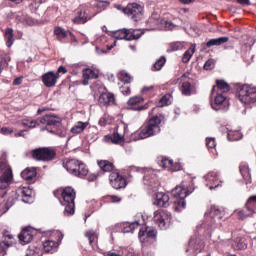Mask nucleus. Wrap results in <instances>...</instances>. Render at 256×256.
<instances>
[{"label": "nucleus", "instance_id": "obj_1", "mask_svg": "<svg viewBox=\"0 0 256 256\" xmlns=\"http://www.w3.org/2000/svg\"><path fill=\"white\" fill-rule=\"evenodd\" d=\"M161 116H152L136 133L137 139H147V137H153L161 133Z\"/></svg>", "mask_w": 256, "mask_h": 256}, {"label": "nucleus", "instance_id": "obj_2", "mask_svg": "<svg viewBox=\"0 0 256 256\" xmlns=\"http://www.w3.org/2000/svg\"><path fill=\"white\" fill-rule=\"evenodd\" d=\"M63 167L70 173V175H74V177H79L80 179L89 175V168H87V165L74 158L64 161Z\"/></svg>", "mask_w": 256, "mask_h": 256}, {"label": "nucleus", "instance_id": "obj_3", "mask_svg": "<svg viewBox=\"0 0 256 256\" xmlns=\"http://www.w3.org/2000/svg\"><path fill=\"white\" fill-rule=\"evenodd\" d=\"M237 97L244 105L256 103V86L249 84L238 85Z\"/></svg>", "mask_w": 256, "mask_h": 256}, {"label": "nucleus", "instance_id": "obj_4", "mask_svg": "<svg viewBox=\"0 0 256 256\" xmlns=\"http://www.w3.org/2000/svg\"><path fill=\"white\" fill-rule=\"evenodd\" d=\"M63 199L62 205H64V215L69 217L75 213V190L71 187H66L62 192Z\"/></svg>", "mask_w": 256, "mask_h": 256}, {"label": "nucleus", "instance_id": "obj_5", "mask_svg": "<svg viewBox=\"0 0 256 256\" xmlns=\"http://www.w3.org/2000/svg\"><path fill=\"white\" fill-rule=\"evenodd\" d=\"M129 133V127L125 123H121L117 129L116 132H114L112 135H106L104 136V141H111L115 145H119L120 143H123V140L125 139V135Z\"/></svg>", "mask_w": 256, "mask_h": 256}, {"label": "nucleus", "instance_id": "obj_6", "mask_svg": "<svg viewBox=\"0 0 256 256\" xmlns=\"http://www.w3.org/2000/svg\"><path fill=\"white\" fill-rule=\"evenodd\" d=\"M2 174V175H1ZM0 189H7L9 185H11V181H13V171L7 163L0 161Z\"/></svg>", "mask_w": 256, "mask_h": 256}, {"label": "nucleus", "instance_id": "obj_7", "mask_svg": "<svg viewBox=\"0 0 256 256\" xmlns=\"http://www.w3.org/2000/svg\"><path fill=\"white\" fill-rule=\"evenodd\" d=\"M31 155L35 161H53L57 153L51 148H38L32 150Z\"/></svg>", "mask_w": 256, "mask_h": 256}, {"label": "nucleus", "instance_id": "obj_8", "mask_svg": "<svg viewBox=\"0 0 256 256\" xmlns=\"http://www.w3.org/2000/svg\"><path fill=\"white\" fill-rule=\"evenodd\" d=\"M171 219H173V217L167 210H157L154 212L153 221L158 225V227H160V229H166L169 227Z\"/></svg>", "mask_w": 256, "mask_h": 256}, {"label": "nucleus", "instance_id": "obj_9", "mask_svg": "<svg viewBox=\"0 0 256 256\" xmlns=\"http://www.w3.org/2000/svg\"><path fill=\"white\" fill-rule=\"evenodd\" d=\"M141 35H143V31L139 33V30H129L122 29L118 30L114 33V37L116 39H125V41H134L135 39H141Z\"/></svg>", "mask_w": 256, "mask_h": 256}, {"label": "nucleus", "instance_id": "obj_10", "mask_svg": "<svg viewBox=\"0 0 256 256\" xmlns=\"http://www.w3.org/2000/svg\"><path fill=\"white\" fill-rule=\"evenodd\" d=\"M123 13L131 17L134 21H139L143 16V8L137 3L129 4L126 8H123Z\"/></svg>", "mask_w": 256, "mask_h": 256}, {"label": "nucleus", "instance_id": "obj_11", "mask_svg": "<svg viewBox=\"0 0 256 256\" xmlns=\"http://www.w3.org/2000/svg\"><path fill=\"white\" fill-rule=\"evenodd\" d=\"M109 181L113 189H123L127 187V181L119 172H112L109 176Z\"/></svg>", "mask_w": 256, "mask_h": 256}, {"label": "nucleus", "instance_id": "obj_12", "mask_svg": "<svg viewBox=\"0 0 256 256\" xmlns=\"http://www.w3.org/2000/svg\"><path fill=\"white\" fill-rule=\"evenodd\" d=\"M191 193H193V189L189 188V186L185 184L176 186L172 190L173 197H175L176 199H182V200H185L187 197H189Z\"/></svg>", "mask_w": 256, "mask_h": 256}, {"label": "nucleus", "instance_id": "obj_13", "mask_svg": "<svg viewBox=\"0 0 256 256\" xmlns=\"http://www.w3.org/2000/svg\"><path fill=\"white\" fill-rule=\"evenodd\" d=\"M61 117L55 114H46L40 118L39 123L42 125H47L48 127H59L61 125Z\"/></svg>", "mask_w": 256, "mask_h": 256}, {"label": "nucleus", "instance_id": "obj_14", "mask_svg": "<svg viewBox=\"0 0 256 256\" xmlns=\"http://www.w3.org/2000/svg\"><path fill=\"white\" fill-rule=\"evenodd\" d=\"M98 103L101 107H109V105H115V95L110 92H103L98 98Z\"/></svg>", "mask_w": 256, "mask_h": 256}, {"label": "nucleus", "instance_id": "obj_15", "mask_svg": "<svg viewBox=\"0 0 256 256\" xmlns=\"http://www.w3.org/2000/svg\"><path fill=\"white\" fill-rule=\"evenodd\" d=\"M138 237L140 241H149L150 239H155L157 237V230L152 227H146L144 230L139 231Z\"/></svg>", "mask_w": 256, "mask_h": 256}, {"label": "nucleus", "instance_id": "obj_16", "mask_svg": "<svg viewBox=\"0 0 256 256\" xmlns=\"http://www.w3.org/2000/svg\"><path fill=\"white\" fill-rule=\"evenodd\" d=\"M58 79L59 74H55L53 71L47 72L42 76V82L44 83L45 87H55Z\"/></svg>", "mask_w": 256, "mask_h": 256}, {"label": "nucleus", "instance_id": "obj_17", "mask_svg": "<svg viewBox=\"0 0 256 256\" xmlns=\"http://www.w3.org/2000/svg\"><path fill=\"white\" fill-rule=\"evenodd\" d=\"M35 233V230L31 228H25L22 230V232L18 235V239L22 245H27L28 243H31L33 241V235Z\"/></svg>", "mask_w": 256, "mask_h": 256}, {"label": "nucleus", "instance_id": "obj_18", "mask_svg": "<svg viewBox=\"0 0 256 256\" xmlns=\"http://www.w3.org/2000/svg\"><path fill=\"white\" fill-rule=\"evenodd\" d=\"M206 181L208 182L206 185L209 187L211 191L213 189H217L221 184V181H219V178H217V173L210 172L206 175Z\"/></svg>", "mask_w": 256, "mask_h": 256}, {"label": "nucleus", "instance_id": "obj_19", "mask_svg": "<svg viewBox=\"0 0 256 256\" xmlns=\"http://www.w3.org/2000/svg\"><path fill=\"white\" fill-rule=\"evenodd\" d=\"M16 193L18 197H21L23 203H31L33 201L32 192L29 188H18Z\"/></svg>", "mask_w": 256, "mask_h": 256}, {"label": "nucleus", "instance_id": "obj_20", "mask_svg": "<svg viewBox=\"0 0 256 256\" xmlns=\"http://www.w3.org/2000/svg\"><path fill=\"white\" fill-rule=\"evenodd\" d=\"M154 205H157V207H169V195L163 192H158L156 194Z\"/></svg>", "mask_w": 256, "mask_h": 256}, {"label": "nucleus", "instance_id": "obj_21", "mask_svg": "<svg viewBox=\"0 0 256 256\" xmlns=\"http://www.w3.org/2000/svg\"><path fill=\"white\" fill-rule=\"evenodd\" d=\"M88 19H91L87 16V11L78 9L76 11V17L72 19L73 23L76 25H83L85 24Z\"/></svg>", "mask_w": 256, "mask_h": 256}, {"label": "nucleus", "instance_id": "obj_22", "mask_svg": "<svg viewBox=\"0 0 256 256\" xmlns=\"http://www.w3.org/2000/svg\"><path fill=\"white\" fill-rule=\"evenodd\" d=\"M85 237L89 240V245L92 247L94 251H97L99 249V246L97 245V233H95L93 230H88L85 232Z\"/></svg>", "mask_w": 256, "mask_h": 256}, {"label": "nucleus", "instance_id": "obj_23", "mask_svg": "<svg viewBox=\"0 0 256 256\" xmlns=\"http://www.w3.org/2000/svg\"><path fill=\"white\" fill-rule=\"evenodd\" d=\"M182 95H195L197 93V89L195 85L191 84L189 81H184L181 86Z\"/></svg>", "mask_w": 256, "mask_h": 256}, {"label": "nucleus", "instance_id": "obj_24", "mask_svg": "<svg viewBox=\"0 0 256 256\" xmlns=\"http://www.w3.org/2000/svg\"><path fill=\"white\" fill-rule=\"evenodd\" d=\"M227 41H229V37L227 36L213 38L205 44V47H207L208 49L211 47H219V45H224V43H227Z\"/></svg>", "mask_w": 256, "mask_h": 256}, {"label": "nucleus", "instance_id": "obj_25", "mask_svg": "<svg viewBox=\"0 0 256 256\" xmlns=\"http://www.w3.org/2000/svg\"><path fill=\"white\" fill-rule=\"evenodd\" d=\"M99 75L95 73V71L91 70L90 68L83 70V81L82 85H88L90 79H97Z\"/></svg>", "mask_w": 256, "mask_h": 256}, {"label": "nucleus", "instance_id": "obj_26", "mask_svg": "<svg viewBox=\"0 0 256 256\" xmlns=\"http://www.w3.org/2000/svg\"><path fill=\"white\" fill-rule=\"evenodd\" d=\"M22 179L25 181H33L37 177V169L36 168H26L21 172Z\"/></svg>", "mask_w": 256, "mask_h": 256}, {"label": "nucleus", "instance_id": "obj_27", "mask_svg": "<svg viewBox=\"0 0 256 256\" xmlns=\"http://www.w3.org/2000/svg\"><path fill=\"white\" fill-rule=\"evenodd\" d=\"M223 103H225V96L218 94L215 97L214 104H211V107L214 111H221V109H223Z\"/></svg>", "mask_w": 256, "mask_h": 256}, {"label": "nucleus", "instance_id": "obj_28", "mask_svg": "<svg viewBox=\"0 0 256 256\" xmlns=\"http://www.w3.org/2000/svg\"><path fill=\"white\" fill-rule=\"evenodd\" d=\"M209 215L212 219H223L225 212L219 209L218 206H211Z\"/></svg>", "mask_w": 256, "mask_h": 256}, {"label": "nucleus", "instance_id": "obj_29", "mask_svg": "<svg viewBox=\"0 0 256 256\" xmlns=\"http://www.w3.org/2000/svg\"><path fill=\"white\" fill-rule=\"evenodd\" d=\"M246 211H249L252 215L256 213V196H251L246 202Z\"/></svg>", "mask_w": 256, "mask_h": 256}, {"label": "nucleus", "instance_id": "obj_30", "mask_svg": "<svg viewBox=\"0 0 256 256\" xmlns=\"http://www.w3.org/2000/svg\"><path fill=\"white\" fill-rule=\"evenodd\" d=\"M87 125H89V123L87 122H78L75 126L71 128V133H74L75 135L83 133V131L87 129Z\"/></svg>", "mask_w": 256, "mask_h": 256}, {"label": "nucleus", "instance_id": "obj_31", "mask_svg": "<svg viewBox=\"0 0 256 256\" xmlns=\"http://www.w3.org/2000/svg\"><path fill=\"white\" fill-rule=\"evenodd\" d=\"M5 41L7 47H11L15 43V38L13 35V28H7L5 31Z\"/></svg>", "mask_w": 256, "mask_h": 256}, {"label": "nucleus", "instance_id": "obj_32", "mask_svg": "<svg viewBox=\"0 0 256 256\" xmlns=\"http://www.w3.org/2000/svg\"><path fill=\"white\" fill-rule=\"evenodd\" d=\"M98 165L100 169L104 172H111L113 171V169H115V166L113 165V163L107 160H101L100 162H98Z\"/></svg>", "mask_w": 256, "mask_h": 256}, {"label": "nucleus", "instance_id": "obj_33", "mask_svg": "<svg viewBox=\"0 0 256 256\" xmlns=\"http://www.w3.org/2000/svg\"><path fill=\"white\" fill-rule=\"evenodd\" d=\"M243 137V134H241V132L235 130H230L228 131V134H227V139L228 141H239V139H242Z\"/></svg>", "mask_w": 256, "mask_h": 256}, {"label": "nucleus", "instance_id": "obj_34", "mask_svg": "<svg viewBox=\"0 0 256 256\" xmlns=\"http://www.w3.org/2000/svg\"><path fill=\"white\" fill-rule=\"evenodd\" d=\"M167 63V59L165 56L160 57L153 65L152 71H161L163 69V66Z\"/></svg>", "mask_w": 256, "mask_h": 256}, {"label": "nucleus", "instance_id": "obj_35", "mask_svg": "<svg viewBox=\"0 0 256 256\" xmlns=\"http://www.w3.org/2000/svg\"><path fill=\"white\" fill-rule=\"evenodd\" d=\"M193 53H195V45L192 44L182 57L183 63H189L191 57H193Z\"/></svg>", "mask_w": 256, "mask_h": 256}, {"label": "nucleus", "instance_id": "obj_36", "mask_svg": "<svg viewBox=\"0 0 256 256\" xmlns=\"http://www.w3.org/2000/svg\"><path fill=\"white\" fill-rule=\"evenodd\" d=\"M43 247L45 253H53V251H55L56 243L55 241L48 240L43 243Z\"/></svg>", "mask_w": 256, "mask_h": 256}, {"label": "nucleus", "instance_id": "obj_37", "mask_svg": "<svg viewBox=\"0 0 256 256\" xmlns=\"http://www.w3.org/2000/svg\"><path fill=\"white\" fill-rule=\"evenodd\" d=\"M137 227H139V222L135 221V222H132V223H127L122 231L123 233H133L134 229H137Z\"/></svg>", "mask_w": 256, "mask_h": 256}, {"label": "nucleus", "instance_id": "obj_38", "mask_svg": "<svg viewBox=\"0 0 256 256\" xmlns=\"http://www.w3.org/2000/svg\"><path fill=\"white\" fill-rule=\"evenodd\" d=\"M118 79L120 81H123V83L129 84L131 83V81H133V77H131V75H129V73L125 72V71H121L118 74Z\"/></svg>", "mask_w": 256, "mask_h": 256}, {"label": "nucleus", "instance_id": "obj_39", "mask_svg": "<svg viewBox=\"0 0 256 256\" xmlns=\"http://www.w3.org/2000/svg\"><path fill=\"white\" fill-rule=\"evenodd\" d=\"M216 83H217L218 89H220V91H221L222 93H227V92H229L230 89H231V88L229 87V84H228L227 82H225V80H217Z\"/></svg>", "mask_w": 256, "mask_h": 256}, {"label": "nucleus", "instance_id": "obj_40", "mask_svg": "<svg viewBox=\"0 0 256 256\" xmlns=\"http://www.w3.org/2000/svg\"><path fill=\"white\" fill-rule=\"evenodd\" d=\"M185 205H186L185 200L178 198V199L174 202V204H173V209H174V211L179 212V211H181L182 209H185Z\"/></svg>", "mask_w": 256, "mask_h": 256}, {"label": "nucleus", "instance_id": "obj_41", "mask_svg": "<svg viewBox=\"0 0 256 256\" xmlns=\"http://www.w3.org/2000/svg\"><path fill=\"white\" fill-rule=\"evenodd\" d=\"M235 243L236 249L240 251H244V249H247V243L245 242V239L238 237L236 238Z\"/></svg>", "mask_w": 256, "mask_h": 256}, {"label": "nucleus", "instance_id": "obj_42", "mask_svg": "<svg viewBox=\"0 0 256 256\" xmlns=\"http://www.w3.org/2000/svg\"><path fill=\"white\" fill-rule=\"evenodd\" d=\"M239 169L244 179H249L251 177V173L249 172V166L243 164V165H240Z\"/></svg>", "mask_w": 256, "mask_h": 256}, {"label": "nucleus", "instance_id": "obj_43", "mask_svg": "<svg viewBox=\"0 0 256 256\" xmlns=\"http://www.w3.org/2000/svg\"><path fill=\"white\" fill-rule=\"evenodd\" d=\"M124 256H141L139 252L135 251L133 248H124L122 250Z\"/></svg>", "mask_w": 256, "mask_h": 256}, {"label": "nucleus", "instance_id": "obj_44", "mask_svg": "<svg viewBox=\"0 0 256 256\" xmlns=\"http://www.w3.org/2000/svg\"><path fill=\"white\" fill-rule=\"evenodd\" d=\"M111 5V2L109 1H103V0H98L96 7L97 9H100V11H105Z\"/></svg>", "mask_w": 256, "mask_h": 256}, {"label": "nucleus", "instance_id": "obj_45", "mask_svg": "<svg viewBox=\"0 0 256 256\" xmlns=\"http://www.w3.org/2000/svg\"><path fill=\"white\" fill-rule=\"evenodd\" d=\"M183 49V44L181 42H173L170 44L168 51H180Z\"/></svg>", "mask_w": 256, "mask_h": 256}, {"label": "nucleus", "instance_id": "obj_46", "mask_svg": "<svg viewBox=\"0 0 256 256\" xmlns=\"http://www.w3.org/2000/svg\"><path fill=\"white\" fill-rule=\"evenodd\" d=\"M54 33H55V35H57V37H59L60 39H65V37H67V32L65 31V29L60 28V27L56 28V29L54 30Z\"/></svg>", "mask_w": 256, "mask_h": 256}, {"label": "nucleus", "instance_id": "obj_47", "mask_svg": "<svg viewBox=\"0 0 256 256\" xmlns=\"http://www.w3.org/2000/svg\"><path fill=\"white\" fill-rule=\"evenodd\" d=\"M215 68V60L209 59L208 61L205 62L204 64V69L206 71H211V69Z\"/></svg>", "mask_w": 256, "mask_h": 256}, {"label": "nucleus", "instance_id": "obj_48", "mask_svg": "<svg viewBox=\"0 0 256 256\" xmlns=\"http://www.w3.org/2000/svg\"><path fill=\"white\" fill-rule=\"evenodd\" d=\"M143 98L139 96L132 97L128 100V105H137V103H142Z\"/></svg>", "mask_w": 256, "mask_h": 256}, {"label": "nucleus", "instance_id": "obj_49", "mask_svg": "<svg viewBox=\"0 0 256 256\" xmlns=\"http://www.w3.org/2000/svg\"><path fill=\"white\" fill-rule=\"evenodd\" d=\"M161 107H164V105H169L171 103V95H164L160 99Z\"/></svg>", "mask_w": 256, "mask_h": 256}, {"label": "nucleus", "instance_id": "obj_50", "mask_svg": "<svg viewBox=\"0 0 256 256\" xmlns=\"http://www.w3.org/2000/svg\"><path fill=\"white\" fill-rule=\"evenodd\" d=\"M251 215H253L250 211H245V210H240L238 212V217L239 219H247V217H251Z\"/></svg>", "mask_w": 256, "mask_h": 256}, {"label": "nucleus", "instance_id": "obj_51", "mask_svg": "<svg viewBox=\"0 0 256 256\" xmlns=\"http://www.w3.org/2000/svg\"><path fill=\"white\" fill-rule=\"evenodd\" d=\"M10 246H11V243L9 242H6V241L0 242V253H4V251H7V249H9Z\"/></svg>", "mask_w": 256, "mask_h": 256}, {"label": "nucleus", "instance_id": "obj_52", "mask_svg": "<svg viewBox=\"0 0 256 256\" xmlns=\"http://www.w3.org/2000/svg\"><path fill=\"white\" fill-rule=\"evenodd\" d=\"M206 146L208 147V149H214V147H216L215 138L206 139Z\"/></svg>", "mask_w": 256, "mask_h": 256}, {"label": "nucleus", "instance_id": "obj_53", "mask_svg": "<svg viewBox=\"0 0 256 256\" xmlns=\"http://www.w3.org/2000/svg\"><path fill=\"white\" fill-rule=\"evenodd\" d=\"M120 92L123 95H131V88L129 86H127V85L121 86L120 87Z\"/></svg>", "mask_w": 256, "mask_h": 256}, {"label": "nucleus", "instance_id": "obj_54", "mask_svg": "<svg viewBox=\"0 0 256 256\" xmlns=\"http://www.w3.org/2000/svg\"><path fill=\"white\" fill-rule=\"evenodd\" d=\"M26 256H43V254L39 251V249H36V250H28L26 253Z\"/></svg>", "mask_w": 256, "mask_h": 256}, {"label": "nucleus", "instance_id": "obj_55", "mask_svg": "<svg viewBox=\"0 0 256 256\" xmlns=\"http://www.w3.org/2000/svg\"><path fill=\"white\" fill-rule=\"evenodd\" d=\"M23 125H26V127L34 128L39 125V122L37 120L26 121L23 123Z\"/></svg>", "mask_w": 256, "mask_h": 256}, {"label": "nucleus", "instance_id": "obj_56", "mask_svg": "<svg viewBox=\"0 0 256 256\" xmlns=\"http://www.w3.org/2000/svg\"><path fill=\"white\" fill-rule=\"evenodd\" d=\"M1 133H2V135H11V133H13V129L3 127V128H1Z\"/></svg>", "mask_w": 256, "mask_h": 256}, {"label": "nucleus", "instance_id": "obj_57", "mask_svg": "<svg viewBox=\"0 0 256 256\" xmlns=\"http://www.w3.org/2000/svg\"><path fill=\"white\" fill-rule=\"evenodd\" d=\"M173 165V160L164 159L162 160V167H171Z\"/></svg>", "mask_w": 256, "mask_h": 256}, {"label": "nucleus", "instance_id": "obj_58", "mask_svg": "<svg viewBox=\"0 0 256 256\" xmlns=\"http://www.w3.org/2000/svg\"><path fill=\"white\" fill-rule=\"evenodd\" d=\"M56 135L58 137H67V129L62 128L60 131L58 130V132L56 133Z\"/></svg>", "mask_w": 256, "mask_h": 256}, {"label": "nucleus", "instance_id": "obj_59", "mask_svg": "<svg viewBox=\"0 0 256 256\" xmlns=\"http://www.w3.org/2000/svg\"><path fill=\"white\" fill-rule=\"evenodd\" d=\"M13 203H14V199L13 198H9L5 204L6 207V211H9L10 207H13Z\"/></svg>", "mask_w": 256, "mask_h": 256}, {"label": "nucleus", "instance_id": "obj_60", "mask_svg": "<svg viewBox=\"0 0 256 256\" xmlns=\"http://www.w3.org/2000/svg\"><path fill=\"white\" fill-rule=\"evenodd\" d=\"M153 89H155V86L150 85V86H144L142 88V93H149V91H153Z\"/></svg>", "mask_w": 256, "mask_h": 256}, {"label": "nucleus", "instance_id": "obj_61", "mask_svg": "<svg viewBox=\"0 0 256 256\" xmlns=\"http://www.w3.org/2000/svg\"><path fill=\"white\" fill-rule=\"evenodd\" d=\"M9 61H11V56L5 54L4 57H2V62L6 63V65H9Z\"/></svg>", "mask_w": 256, "mask_h": 256}, {"label": "nucleus", "instance_id": "obj_62", "mask_svg": "<svg viewBox=\"0 0 256 256\" xmlns=\"http://www.w3.org/2000/svg\"><path fill=\"white\" fill-rule=\"evenodd\" d=\"M23 83V77L15 78L13 81V85H21Z\"/></svg>", "mask_w": 256, "mask_h": 256}, {"label": "nucleus", "instance_id": "obj_63", "mask_svg": "<svg viewBox=\"0 0 256 256\" xmlns=\"http://www.w3.org/2000/svg\"><path fill=\"white\" fill-rule=\"evenodd\" d=\"M147 105H142V106H138V107H134L133 110L134 111H145V109H147Z\"/></svg>", "mask_w": 256, "mask_h": 256}, {"label": "nucleus", "instance_id": "obj_64", "mask_svg": "<svg viewBox=\"0 0 256 256\" xmlns=\"http://www.w3.org/2000/svg\"><path fill=\"white\" fill-rule=\"evenodd\" d=\"M59 73H63V74L67 73V68H65L64 66H60L58 68V73L56 75H59Z\"/></svg>", "mask_w": 256, "mask_h": 256}]
</instances>
